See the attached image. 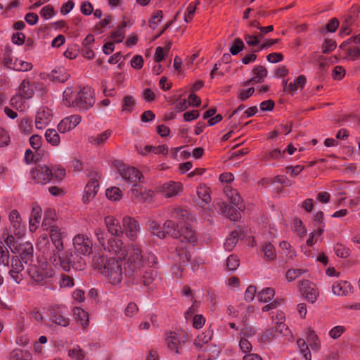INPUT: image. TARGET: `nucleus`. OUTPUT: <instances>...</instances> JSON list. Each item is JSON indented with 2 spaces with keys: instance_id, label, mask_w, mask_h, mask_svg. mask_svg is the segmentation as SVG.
<instances>
[{
  "instance_id": "nucleus-1",
  "label": "nucleus",
  "mask_w": 360,
  "mask_h": 360,
  "mask_svg": "<svg viewBox=\"0 0 360 360\" xmlns=\"http://www.w3.org/2000/svg\"><path fill=\"white\" fill-rule=\"evenodd\" d=\"M37 248L43 253L46 259L55 267L69 271L71 268L81 270L86 266L84 259L71 249L56 252L49 251L50 243L46 236H41L37 242Z\"/></svg>"
},
{
  "instance_id": "nucleus-2",
  "label": "nucleus",
  "mask_w": 360,
  "mask_h": 360,
  "mask_svg": "<svg viewBox=\"0 0 360 360\" xmlns=\"http://www.w3.org/2000/svg\"><path fill=\"white\" fill-rule=\"evenodd\" d=\"M127 252V261L124 267V275L127 278V282L130 285L137 284L141 276V269L143 268V256L141 246L139 244L132 243L129 245Z\"/></svg>"
},
{
  "instance_id": "nucleus-3",
  "label": "nucleus",
  "mask_w": 360,
  "mask_h": 360,
  "mask_svg": "<svg viewBox=\"0 0 360 360\" xmlns=\"http://www.w3.org/2000/svg\"><path fill=\"white\" fill-rule=\"evenodd\" d=\"M31 175L35 183L46 184L62 181L65 176V170L58 165L48 167L38 165L31 170Z\"/></svg>"
},
{
  "instance_id": "nucleus-4",
  "label": "nucleus",
  "mask_w": 360,
  "mask_h": 360,
  "mask_svg": "<svg viewBox=\"0 0 360 360\" xmlns=\"http://www.w3.org/2000/svg\"><path fill=\"white\" fill-rule=\"evenodd\" d=\"M63 103L67 107L87 110L95 102L93 91H63Z\"/></svg>"
},
{
  "instance_id": "nucleus-5",
  "label": "nucleus",
  "mask_w": 360,
  "mask_h": 360,
  "mask_svg": "<svg viewBox=\"0 0 360 360\" xmlns=\"http://www.w3.org/2000/svg\"><path fill=\"white\" fill-rule=\"evenodd\" d=\"M107 281L114 285L121 283L124 271L122 270V261L114 257L110 258L107 266L101 271Z\"/></svg>"
},
{
  "instance_id": "nucleus-6",
  "label": "nucleus",
  "mask_w": 360,
  "mask_h": 360,
  "mask_svg": "<svg viewBox=\"0 0 360 360\" xmlns=\"http://www.w3.org/2000/svg\"><path fill=\"white\" fill-rule=\"evenodd\" d=\"M272 25L261 27L256 21L249 22V46L257 45L264 34L273 31Z\"/></svg>"
},
{
  "instance_id": "nucleus-7",
  "label": "nucleus",
  "mask_w": 360,
  "mask_h": 360,
  "mask_svg": "<svg viewBox=\"0 0 360 360\" xmlns=\"http://www.w3.org/2000/svg\"><path fill=\"white\" fill-rule=\"evenodd\" d=\"M74 250L80 256H89L92 252L93 243L85 234H77L73 240Z\"/></svg>"
},
{
  "instance_id": "nucleus-8",
  "label": "nucleus",
  "mask_w": 360,
  "mask_h": 360,
  "mask_svg": "<svg viewBox=\"0 0 360 360\" xmlns=\"http://www.w3.org/2000/svg\"><path fill=\"white\" fill-rule=\"evenodd\" d=\"M103 249L111 255H114L117 259L122 261L127 255V250L124 246L123 242L118 238L110 237L107 240Z\"/></svg>"
},
{
  "instance_id": "nucleus-9",
  "label": "nucleus",
  "mask_w": 360,
  "mask_h": 360,
  "mask_svg": "<svg viewBox=\"0 0 360 360\" xmlns=\"http://www.w3.org/2000/svg\"><path fill=\"white\" fill-rule=\"evenodd\" d=\"M28 274L34 283L44 285L46 283V279L51 278L54 276V271L51 267L43 269L34 266L28 269Z\"/></svg>"
},
{
  "instance_id": "nucleus-10",
  "label": "nucleus",
  "mask_w": 360,
  "mask_h": 360,
  "mask_svg": "<svg viewBox=\"0 0 360 360\" xmlns=\"http://www.w3.org/2000/svg\"><path fill=\"white\" fill-rule=\"evenodd\" d=\"M122 229L126 236L132 241H135L138 238V233L140 231V225L138 221L134 218L125 216L122 219Z\"/></svg>"
},
{
  "instance_id": "nucleus-11",
  "label": "nucleus",
  "mask_w": 360,
  "mask_h": 360,
  "mask_svg": "<svg viewBox=\"0 0 360 360\" xmlns=\"http://www.w3.org/2000/svg\"><path fill=\"white\" fill-rule=\"evenodd\" d=\"M352 60H356L360 57V34L353 38H349L343 42L340 46Z\"/></svg>"
},
{
  "instance_id": "nucleus-12",
  "label": "nucleus",
  "mask_w": 360,
  "mask_h": 360,
  "mask_svg": "<svg viewBox=\"0 0 360 360\" xmlns=\"http://www.w3.org/2000/svg\"><path fill=\"white\" fill-rule=\"evenodd\" d=\"M165 341L168 349L179 354L181 352L182 346L187 341V338L185 335L170 332Z\"/></svg>"
},
{
  "instance_id": "nucleus-13",
  "label": "nucleus",
  "mask_w": 360,
  "mask_h": 360,
  "mask_svg": "<svg viewBox=\"0 0 360 360\" xmlns=\"http://www.w3.org/2000/svg\"><path fill=\"white\" fill-rule=\"evenodd\" d=\"M48 230H49L50 238L54 246V249H53L51 251L55 250L56 252H58V251H63L64 250L63 240L66 236L65 232L63 231L62 229L58 226H51Z\"/></svg>"
},
{
  "instance_id": "nucleus-14",
  "label": "nucleus",
  "mask_w": 360,
  "mask_h": 360,
  "mask_svg": "<svg viewBox=\"0 0 360 360\" xmlns=\"http://www.w3.org/2000/svg\"><path fill=\"white\" fill-rule=\"evenodd\" d=\"M182 191V185L179 182L169 181L158 187V191L165 198H172L177 195Z\"/></svg>"
},
{
  "instance_id": "nucleus-15",
  "label": "nucleus",
  "mask_w": 360,
  "mask_h": 360,
  "mask_svg": "<svg viewBox=\"0 0 360 360\" xmlns=\"http://www.w3.org/2000/svg\"><path fill=\"white\" fill-rule=\"evenodd\" d=\"M158 278L157 272L150 269H146L144 271L141 269V276H139V283H142L148 290H153Z\"/></svg>"
},
{
  "instance_id": "nucleus-16",
  "label": "nucleus",
  "mask_w": 360,
  "mask_h": 360,
  "mask_svg": "<svg viewBox=\"0 0 360 360\" xmlns=\"http://www.w3.org/2000/svg\"><path fill=\"white\" fill-rule=\"evenodd\" d=\"M119 172L124 181L131 184L141 181L143 177L142 174L134 167L124 166L122 169H120Z\"/></svg>"
},
{
  "instance_id": "nucleus-17",
  "label": "nucleus",
  "mask_w": 360,
  "mask_h": 360,
  "mask_svg": "<svg viewBox=\"0 0 360 360\" xmlns=\"http://www.w3.org/2000/svg\"><path fill=\"white\" fill-rule=\"evenodd\" d=\"M105 225L111 236L121 237L123 233L122 226L120 221L114 216H107L104 219Z\"/></svg>"
},
{
  "instance_id": "nucleus-18",
  "label": "nucleus",
  "mask_w": 360,
  "mask_h": 360,
  "mask_svg": "<svg viewBox=\"0 0 360 360\" xmlns=\"http://www.w3.org/2000/svg\"><path fill=\"white\" fill-rule=\"evenodd\" d=\"M49 322L52 324L66 327L70 323V319L64 315L59 308H51L49 310Z\"/></svg>"
},
{
  "instance_id": "nucleus-19",
  "label": "nucleus",
  "mask_w": 360,
  "mask_h": 360,
  "mask_svg": "<svg viewBox=\"0 0 360 360\" xmlns=\"http://www.w3.org/2000/svg\"><path fill=\"white\" fill-rule=\"evenodd\" d=\"M299 287L301 292L305 296L306 299L314 303L318 297V292L314 288V285L308 280H303L299 282Z\"/></svg>"
},
{
  "instance_id": "nucleus-20",
  "label": "nucleus",
  "mask_w": 360,
  "mask_h": 360,
  "mask_svg": "<svg viewBox=\"0 0 360 360\" xmlns=\"http://www.w3.org/2000/svg\"><path fill=\"white\" fill-rule=\"evenodd\" d=\"M81 117L72 115L63 118L58 124V130L60 133H65L76 127L81 122Z\"/></svg>"
},
{
  "instance_id": "nucleus-21",
  "label": "nucleus",
  "mask_w": 360,
  "mask_h": 360,
  "mask_svg": "<svg viewBox=\"0 0 360 360\" xmlns=\"http://www.w3.org/2000/svg\"><path fill=\"white\" fill-rule=\"evenodd\" d=\"M41 208L37 204H33L29 219V228L31 232H34L39 227L41 219Z\"/></svg>"
},
{
  "instance_id": "nucleus-22",
  "label": "nucleus",
  "mask_w": 360,
  "mask_h": 360,
  "mask_svg": "<svg viewBox=\"0 0 360 360\" xmlns=\"http://www.w3.org/2000/svg\"><path fill=\"white\" fill-rule=\"evenodd\" d=\"M8 219L13 228L14 235L21 237L23 235V228L22 226V219L18 211L13 210L9 214Z\"/></svg>"
},
{
  "instance_id": "nucleus-23",
  "label": "nucleus",
  "mask_w": 360,
  "mask_h": 360,
  "mask_svg": "<svg viewBox=\"0 0 360 360\" xmlns=\"http://www.w3.org/2000/svg\"><path fill=\"white\" fill-rule=\"evenodd\" d=\"M181 226L173 219L167 220L163 224L165 238L167 235L174 238H181Z\"/></svg>"
},
{
  "instance_id": "nucleus-24",
  "label": "nucleus",
  "mask_w": 360,
  "mask_h": 360,
  "mask_svg": "<svg viewBox=\"0 0 360 360\" xmlns=\"http://www.w3.org/2000/svg\"><path fill=\"white\" fill-rule=\"evenodd\" d=\"M196 193L198 195L197 202L201 207L205 209L211 201L210 188L205 185H200L197 187Z\"/></svg>"
},
{
  "instance_id": "nucleus-25",
  "label": "nucleus",
  "mask_w": 360,
  "mask_h": 360,
  "mask_svg": "<svg viewBox=\"0 0 360 360\" xmlns=\"http://www.w3.org/2000/svg\"><path fill=\"white\" fill-rule=\"evenodd\" d=\"M34 91H19L18 94L13 96L11 99V105L17 110H22L25 100L30 99L33 96Z\"/></svg>"
},
{
  "instance_id": "nucleus-26",
  "label": "nucleus",
  "mask_w": 360,
  "mask_h": 360,
  "mask_svg": "<svg viewBox=\"0 0 360 360\" xmlns=\"http://www.w3.org/2000/svg\"><path fill=\"white\" fill-rule=\"evenodd\" d=\"M51 120V112L49 109L39 110L36 115L35 124L37 129H44Z\"/></svg>"
},
{
  "instance_id": "nucleus-27",
  "label": "nucleus",
  "mask_w": 360,
  "mask_h": 360,
  "mask_svg": "<svg viewBox=\"0 0 360 360\" xmlns=\"http://www.w3.org/2000/svg\"><path fill=\"white\" fill-rule=\"evenodd\" d=\"M359 12V6L356 5H354L349 11L345 15V20L346 22V25H342L341 27V30L342 32L345 34H349V30L348 27L351 25L357 18Z\"/></svg>"
},
{
  "instance_id": "nucleus-28",
  "label": "nucleus",
  "mask_w": 360,
  "mask_h": 360,
  "mask_svg": "<svg viewBox=\"0 0 360 360\" xmlns=\"http://www.w3.org/2000/svg\"><path fill=\"white\" fill-rule=\"evenodd\" d=\"M352 288L349 283L340 281L335 282L332 285V291L334 295L338 296L347 295L352 292Z\"/></svg>"
},
{
  "instance_id": "nucleus-29",
  "label": "nucleus",
  "mask_w": 360,
  "mask_h": 360,
  "mask_svg": "<svg viewBox=\"0 0 360 360\" xmlns=\"http://www.w3.org/2000/svg\"><path fill=\"white\" fill-rule=\"evenodd\" d=\"M217 207L231 220L236 221L238 219L239 213L236 212V209L233 207L229 206L225 202H219L217 204Z\"/></svg>"
},
{
  "instance_id": "nucleus-30",
  "label": "nucleus",
  "mask_w": 360,
  "mask_h": 360,
  "mask_svg": "<svg viewBox=\"0 0 360 360\" xmlns=\"http://www.w3.org/2000/svg\"><path fill=\"white\" fill-rule=\"evenodd\" d=\"M224 191L230 202L236 207L240 209L241 206L240 205L241 203V198L239 193L229 186H226L224 188Z\"/></svg>"
},
{
  "instance_id": "nucleus-31",
  "label": "nucleus",
  "mask_w": 360,
  "mask_h": 360,
  "mask_svg": "<svg viewBox=\"0 0 360 360\" xmlns=\"http://www.w3.org/2000/svg\"><path fill=\"white\" fill-rule=\"evenodd\" d=\"M188 217V212L186 210H183L181 208H174L171 211V218L174 221L176 220V223H178L181 226H186V224H183L186 223Z\"/></svg>"
},
{
  "instance_id": "nucleus-32",
  "label": "nucleus",
  "mask_w": 360,
  "mask_h": 360,
  "mask_svg": "<svg viewBox=\"0 0 360 360\" xmlns=\"http://www.w3.org/2000/svg\"><path fill=\"white\" fill-rule=\"evenodd\" d=\"M34 249L31 243H26L22 245L20 252L21 261L25 264L31 263L33 260Z\"/></svg>"
},
{
  "instance_id": "nucleus-33",
  "label": "nucleus",
  "mask_w": 360,
  "mask_h": 360,
  "mask_svg": "<svg viewBox=\"0 0 360 360\" xmlns=\"http://www.w3.org/2000/svg\"><path fill=\"white\" fill-rule=\"evenodd\" d=\"M165 98L167 102L170 104L176 103L175 109L179 112L184 111L189 106L186 98H181V96H165Z\"/></svg>"
},
{
  "instance_id": "nucleus-34",
  "label": "nucleus",
  "mask_w": 360,
  "mask_h": 360,
  "mask_svg": "<svg viewBox=\"0 0 360 360\" xmlns=\"http://www.w3.org/2000/svg\"><path fill=\"white\" fill-rule=\"evenodd\" d=\"M180 233L181 241L186 240L190 243L194 244L197 241V236L195 231L188 226H181Z\"/></svg>"
},
{
  "instance_id": "nucleus-35",
  "label": "nucleus",
  "mask_w": 360,
  "mask_h": 360,
  "mask_svg": "<svg viewBox=\"0 0 360 360\" xmlns=\"http://www.w3.org/2000/svg\"><path fill=\"white\" fill-rule=\"evenodd\" d=\"M75 319L80 322L82 326L86 328L89 325V315L83 309L80 307H75L72 310Z\"/></svg>"
},
{
  "instance_id": "nucleus-36",
  "label": "nucleus",
  "mask_w": 360,
  "mask_h": 360,
  "mask_svg": "<svg viewBox=\"0 0 360 360\" xmlns=\"http://www.w3.org/2000/svg\"><path fill=\"white\" fill-rule=\"evenodd\" d=\"M264 253L263 258L266 261H274L276 258V252L274 246L269 242L264 243L262 246Z\"/></svg>"
},
{
  "instance_id": "nucleus-37",
  "label": "nucleus",
  "mask_w": 360,
  "mask_h": 360,
  "mask_svg": "<svg viewBox=\"0 0 360 360\" xmlns=\"http://www.w3.org/2000/svg\"><path fill=\"white\" fill-rule=\"evenodd\" d=\"M266 70L263 66H257L252 70V77L249 79L250 83L256 84L262 82L266 75Z\"/></svg>"
},
{
  "instance_id": "nucleus-38",
  "label": "nucleus",
  "mask_w": 360,
  "mask_h": 360,
  "mask_svg": "<svg viewBox=\"0 0 360 360\" xmlns=\"http://www.w3.org/2000/svg\"><path fill=\"white\" fill-rule=\"evenodd\" d=\"M111 134H112V131L110 129H108V130L103 131V133L99 134L96 136H92L89 137L88 140H89V142L91 143V144L100 146V145L103 144L108 139V138L111 136Z\"/></svg>"
},
{
  "instance_id": "nucleus-39",
  "label": "nucleus",
  "mask_w": 360,
  "mask_h": 360,
  "mask_svg": "<svg viewBox=\"0 0 360 360\" xmlns=\"http://www.w3.org/2000/svg\"><path fill=\"white\" fill-rule=\"evenodd\" d=\"M306 340L312 350L316 351L319 348V341L316 333L311 328H308L306 333Z\"/></svg>"
},
{
  "instance_id": "nucleus-40",
  "label": "nucleus",
  "mask_w": 360,
  "mask_h": 360,
  "mask_svg": "<svg viewBox=\"0 0 360 360\" xmlns=\"http://www.w3.org/2000/svg\"><path fill=\"white\" fill-rule=\"evenodd\" d=\"M172 47L171 41H167L165 47L158 46L155 49V61L159 63L164 60L166 55L168 54Z\"/></svg>"
},
{
  "instance_id": "nucleus-41",
  "label": "nucleus",
  "mask_w": 360,
  "mask_h": 360,
  "mask_svg": "<svg viewBox=\"0 0 360 360\" xmlns=\"http://www.w3.org/2000/svg\"><path fill=\"white\" fill-rule=\"evenodd\" d=\"M56 214L54 210L49 209L45 211L44 219L42 221V226L44 229L48 230L51 226H56L53 225V221L56 219Z\"/></svg>"
},
{
  "instance_id": "nucleus-42",
  "label": "nucleus",
  "mask_w": 360,
  "mask_h": 360,
  "mask_svg": "<svg viewBox=\"0 0 360 360\" xmlns=\"http://www.w3.org/2000/svg\"><path fill=\"white\" fill-rule=\"evenodd\" d=\"M149 231L154 236H156L160 239L165 238V233L163 231V227L161 228L160 224L153 220H150L147 223Z\"/></svg>"
},
{
  "instance_id": "nucleus-43",
  "label": "nucleus",
  "mask_w": 360,
  "mask_h": 360,
  "mask_svg": "<svg viewBox=\"0 0 360 360\" xmlns=\"http://www.w3.org/2000/svg\"><path fill=\"white\" fill-rule=\"evenodd\" d=\"M45 138L52 146H57L60 144V136L54 129H48L45 133Z\"/></svg>"
},
{
  "instance_id": "nucleus-44",
  "label": "nucleus",
  "mask_w": 360,
  "mask_h": 360,
  "mask_svg": "<svg viewBox=\"0 0 360 360\" xmlns=\"http://www.w3.org/2000/svg\"><path fill=\"white\" fill-rule=\"evenodd\" d=\"M275 295V290L272 288H265L257 295L258 300L261 302H268L271 300Z\"/></svg>"
},
{
  "instance_id": "nucleus-45",
  "label": "nucleus",
  "mask_w": 360,
  "mask_h": 360,
  "mask_svg": "<svg viewBox=\"0 0 360 360\" xmlns=\"http://www.w3.org/2000/svg\"><path fill=\"white\" fill-rule=\"evenodd\" d=\"M125 27L126 22H122L120 25H118L116 30L112 33V38L114 41L116 43H120L124 38L125 36Z\"/></svg>"
},
{
  "instance_id": "nucleus-46",
  "label": "nucleus",
  "mask_w": 360,
  "mask_h": 360,
  "mask_svg": "<svg viewBox=\"0 0 360 360\" xmlns=\"http://www.w3.org/2000/svg\"><path fill=\"white\" fill-rule=\"evenodd\" d=\"M150 152H152L154 154H167L168 152V148L165 145H160L158 146H146L144 151H141V153L145 155Z\"/></svg>"
},
{
  "instance_id": "nucleus-47",
  "label": "nucleus",
  "mask_w": 360,
  "mask_h": 360,
  "mask_svg": "<svg viewBox=\"0 0 360 360\" xmlns=\"http://www.w3.org/2000/svg\"><path fill=\"white\" fill-rule=\"evenodd\" d=\"M108 261L109 259L106 257L97 254L94 255L92 264L95 269H98L101 271L107 266Z\"/></svg>"
},
{
  "instance_id": "nucleus-48",
  "label": "nucleus",
  "mask_w": 360,
  "mask_h": 360,
  "mask_svg": "<svg viewBox=\"0 0 360 360\" xmlns=\"http://www.w3.org/2000/svg\"><path fill=\"white\" fill-rule=\"evenodd\" d=\"M68 354L73 360H83L85 357L84 351L78 345L70 349Z\"/></svg>"
},
{
  "instance_id": "nucleus-49",
  "label": "nucleus",
  "mask_w": 360,
  "mask_h": 360,
  "mask_svg": "<svg viewBox=\"0 0 360 360\" xmlns=\"http://www.w3.org/2000/svg\"><path fill=\"white\" fill-rule=\"evenodd\" d=\"M32 68V63L17 58H15L14 60V66H12V69L17 71L23 72L30 70Z\"/></svg>"
},
{
  "instance_id": "nucleus-50",
  "label": "nucleus",
  "mask_w": 360,
  "mask_h": 360,
  "mask_svg": "<svg viewBox=\"0 0 360 360\" xmlns=\"http://www.w3.org/2000/svg\"><path fill=\"white\" fill-rule=\"evenodd\" d=\"M98 174L97 173H91V181L87 183L85 186V188H89V191L93 193L94 195H96L98 188L99 187V184L97 179Z\"/></svg>"
},
{
  "instance_id": "nucleus-51",
  "label": "nucleus",
  "mask_w": 360,
  "mask_h": 360,
  "mask_svg": "<svg viewBox=\"0 0 360 360\" xmlns=\"http://www.w3.org/2000/svg\"><path fill=\"white\" fill-rule=\"evenodd\" d=\"M307 79L304 75L298 76L293 82H290L288 90H297L298 89H303Z\"/></svg>"
},
{
  "instance_id": "nucleus-52",
  "label": "nucleus",
  "mask_w": 360,
  "mask_h": 360,
  "mask_svg": "<svg viewBox=\"0 0 360 360\" xmlns=\"http://www.w3.org/2000/svg\"><path fill=\"white\" fill-rule=\"evenodd\" d=\"M279 246L283 250L285 251V254L289 259H294L296 257V252L292 248L288 242L283 240L280 243Z\"/></svg>"
},
{
  "instance_id": "nucleus-53",
  "label": "nucleus",
  "mask_w": 360,
  "mask_h": 360,
  "mask_svg": "<svg viewBox=\"0 0 360 360\" xmlns=\"http://www.w3.org/2000/svg\"><path fill=\"white\" fill-rule=\"evenodd\" d=\"M157 265V257L154 254L148 252L143 256V268L146 266L148 268H156Z\"/></svg>"
},
{
  "instance_id": "nucleus-54",
  "label": "nucleus",
  "mask_w": 360,
  "mask_h": 360,
  "mask_svg": "<svg viewBox=\"0 0 360 360\" xmlns=\"http://www.w3.org/2000/svg\"><path fill=\"white\" fill-rule=\"evenodd\" d=\"M277 335V329L271 328L267 329L261 336L260 341L262 343L266 344L271 342Z\"/></svg>"
},
{
  "instance_id": "nucleus-55",
  "label": "nucleus",
  "mask_w": 360,
  "mask_h": 360,
  "mask_svg": "<svg viewBox=\"0 0 360 360\" xmlns=\"http://www.w3.org/2000/svg\"><path fill=\"white\" fill-rule=\"evenodd\" d=\"M237 236L238 233L236 231H233L231 236L226 239L224 243V247L226 250L231 251L233 250L238 241Z\"/></svg>"
},
{
  "instance_id": "nucleus-56",
  "label": "nucleus",
  "mask_w": 360,
  "mask_h": 360,
  "mask_svg": "<svg viewBox=\"0 0 360 360\" xmlns=\"http://www.w3.org/2000/svg\"><path fill=\"white\" fill-rule=\"evenodd\" d=\"M9 262V252L4 243L0 241V265H8Z\"/></svg>"
},
{
  "instance_id": "nucleus-57",
  "label": "nucleus",
  "mask_w": 360,
  "mask_h": 360,
  "mask_svg": "<svg viewBox=\"0 0 360 360\" xmlns=\"http://www.w3.org/2000/svg\"><path fill=\"white\" fill-rule=\"evenodd\" d=\"M60 288H71L75 285L74 279L70 275L62 274L59 280Z\"/></svg>"
},
{
  "instance_id": "nucleus-58",
  "label": "nucleus",
  "mask_w": 360,
  "mask_h": 360,
  "mask_svg": "<svg viewBox=\"0 0 360 360\" xmlns=\"http://www.w3.org/2000/svg\"><path fill=\"white\" fill-rule=\"evenodd\" d=\"M39 14L44 20H49L56 15V12L53 6L49 4L41 9Z\"/></svg>"
},
{
  "instance_id": "nucleus-59",
  "label": "nucleus",
  "mask_w": 360,
  "mask_h": 360,
  "mask_svg": "<svg viewBox=\"0 0 360 360\" xmlns=\"http://www.w3.org/2000/svg\"><path fill=\"white\" fill-rule=\"evenodd\" d=\"M122 192L119 188L112 187L106 190V197L112 200H119L121 198Z\"/></svg>"
},
{
  "instance_id": "nucleus-60",
  "label": "nucleus",
  "mask_w": 360,
  "mask_h": 360,
  "mask_svg": "<svg viewBox=\"0 0 360 360\" xmlns=\"http://www.w3.org/2000/svg\"><path fill=\"white\" fill-rule=\"evenodd\" d=\"M162 18V11L160 10L157 11L148 22L150 27L153 30H155L158 27V24L161 22Z\"/></svg>"
},
{
  "instance_id": "nucleus-61",
  "label": "nucleus",
  "mask_w": 360,
  "mask_h": 360,
  "mask_svg": "<svg viewBox=\"0 0 360 360\" xmlns=\"http://www.w3.org/2000/svg\"><path fill=\"white\" fill-rule=\"evenodd\" d=\"M135 105V100L131 96H127L123 98L122 110L131 112Z\"/></svg>"
},
{
  "instance_id": "nucleus-62",
  "label": "nucleus",
  "mask_w": 360,
  "mask_h": 360,
  "mask_svg": "<svg viewBox=\"0 0 360 360\" xmlns=\"http://www.w3.org/2000/svg\"><path fill=\"white\" fill-rule=\"evenodd\" d=\"M335 252L338 257H342V258H347L349 256L350 254V250L342 245V244L338 243L335 246Z\"/></svg>"
},
{
  "instance_id": "nucleus-63",
  "label": "nucleus",
  "mask_w": 360,
  "mask_h": 360,
  "mask_svg": "<svg viewBox=\"0 0 360 360\" xmlns=\"http://www.w3.org/2000/svg\"><path fill=\"white\" fill-rule=\"evenodd\" d=\"M239 266V259L236 255H231L226 259V267L229 271H235Z\"/></svg>"
},
{
  "instance_id": "nucleus-64",
  "label": "nucleus",
  "mask_w": 360,
  "mask_h": 360,
  "mask_svg": "<svg viewBox=\"0 0 360 360\" xmlns=\"http://www.w3.org/2000/svg\"><path fill=\"white\" fill-rule=\"evenodd\" d=\"M243 41L240 39L238 38L234 40L233 44L230 46L229 51L232 55H237L243 49Z\"/></svg>"
}]
</instances>
